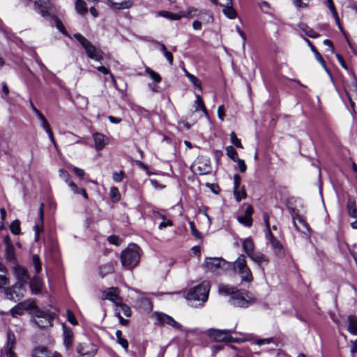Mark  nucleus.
<instances>
[{
	"label": "nucleus",
	"mask_w": 357,
	"mask_h": 357,
	"mask_svg": "<svg viewBox=\"0 0 357 357\" xmlns=\"http://www.w3.org/2000/svg\"><path fill=\"white\" fill-rule=\"evenodd\" d=\"M218 292L223 296H229V303L234 307H248L255 302V298L248 291L238 289L229 284H220Z\"/></svg>",
	"instance_id": "1"
},
{
	"label": "nucleus",
	"mask_w": 357,
	"mask_h": 357,
	"mask_svg": "<svg viewBox=\"0 0 357 357\" xmlns=\"http://www.w3.org/2000/svg\"><path fill=\"white\" fill-rule=\"evenodd\" d=\"M140 248L136 244H130L121 254V261L123 266L128 269L135 267L140 259Z\"/></svg>",
	"instance_id": "2"
},
{
	"label": "nucleus",
	"mask_w": 357,
	"mask_h": 357,
	"mask_svg": "<svg viewBox=\"0 0 357 357\" xmlns=\"http://www.w3.org/2000/svg\"><path fill=\"white\" fill-rule=\"evenodd\" d=\"M233 271L240 275L242 282L250 283L252 282V273L247 265L246 257L244 255H240L234 261Z\"/></svg>",
	"instance_id": "3"
},
{
	"label": "nucleus",
	"mask_w": 357,
	"mask_h": 357,
	"mask_svg": "<svg viewBox=\"0 0 357 357\" xmlns=\"http://www.w3.org/2000/svg\"><path fill=\"white\" fill-rule=\"evenodd\" d=\"M74 38L80 43L84 49L88 57L97 61H101L103 59V52L94 46L89 40L84 38L80 33H75Z\"/></svg>",
	"instance_id": "4"
},
{
	"label": "nucleus",
	"mask_w": 357,
	"mask_h": 357,
	"mask_svg": "<svg viewBox=\"0 0 357 357\" xmlns=\"http://www.w3.org/2000/svg\"><path fill=\"white\" fill-rule=\"evenodd\" d=\"M210 285L208 282L204 281L199 285L190 289L186 294V298L189 301H202L205 303L208 297Z\"/></svg>",
	"instance_id": "5"
},
{
	"label": "nucleus",
	"mask_w": 357,
	"mask_h": 357,
	"mask_svg": "<svg viewBox=\"0 0 357 357\" xmlns=\"http://www.w3.org/2000/svg\"><path fill=\"white\" fill-rule=\"evenodd\" d=\"M3 291L6 298L17 302L24 297V287L20 283H15L10 287H4Z\"/></svg>",
	"instance_id": "6"
},
{
	"label": "nucleus",
	"mask_w": 357,
	"mask_h": 357,
	"mask_svg": "<svg viewBox=\"0 0 357 357\" xmlns=\"http://www.w3.org/2000/svg\"><path fill=\"white\" fill-rule=\"evenodd\" d=\"M234 332V329L230 330H218L211 328L206 332L210 338L215 342H231V334Z\"/></svg>",
	"instance_id": "7"
},
{
	"label": "nucleus",
	"mask_w": 357,
	"mask_h": 357,
	"mask_svg": "<svg viewBox=\"0 0 357 357\" xmlns=\"http://www.w3.org/2000/svg\"><path fill=\"white\" fill-rule=\"evenodd\" d=\"M33 322L40 328L52 326V317L47 312L36 309L34 312Z\"/></svg>",
	"instance_id": "8"
},
{
	"label": "nucleus",
	"mask_w": 357,
	"mask_h": 357,
	"mask_svg": "<svg viewBox=\"0 0 357 357\" xmlns=\"http://www.w3.org/2000/svg\"><path fill=\"white\" fill-rule=\"evenodd\" d=\"M34 9L43 17H50L52 3L50 0H35Z\"/></svg>",
	"instance_id": "9"
},
{
	"label": "nucleus",
	"mask_w": 357,
	"mask_h": 357,
	"mask_svg": "<svg viewBox=\"0 0 357 357\" xmlns=\"http://www.w3.org/2000/svg\"><path fill=\"white\" fill-rule=\"evenodd\" d=\"M13 273L17 280L16 283H20L22 287L29 283L30 277L28 271L24 267L15 265L13 267Z\"/></svg>",
	"instance_id": "10"
},
{
	"label": "nucleus",
	"mask_w": 357,
	"mask_h": 357,
	"mask_svg": "<svg viewBox=\"0 0 357 357\" xmlns=\"http://www.w3.org/2000/svg\"><path fill=\"white\" fill-rule=\"evenodd\" d=\"M225 261L220 257H206L204 260V267L211 272L216 271L218 270L222 264H224Z\"/></svg>",
	"instance_id": "11"
},
{
	"label": "nucleus",
	"mask_w": 357,
	"mask_h": 357,
	"mask_svg": "<svg viewBox=\"0 0 357 357\" xmlns=\"http://www.w3.org/2000/svg\"><path fill=\"white\" fill-rule=\"evenodd\" d=\"M102 298L112 301L115 306L116 303H120L121 298L119 296V289L117 287H110L102 292Z\"/></svg>",
	"instance_id": "12"
},
{
	"label": "nucleus",
	"mask_w": 357,
	"mask_h": 357,
	"mask_svg": "<svg viewBox=\"0 0 357 357\" xmlns=\"http://www.w3.org/2000/svg\"><path fill=\"white\" fill-rule=\"evenodd\" d=\"M32 357H63V356L57 351L51 352L45 347H38L32 351Z\"/></svg>",
	"instance_id": "13"
},
{
	"label": "nucleus",
	"mask_w": 357,
	"mask_h": 357,
	"mask_svg": "<svg viewBox=\"0 0 357 357\" xmlns=\"http://www.w3.org/2000/svg\"><path fill=\"white\" fill-rule=\"evenodd\" d=\"M43 221H44V204H41L39 209V221L33 227L35 231V241H39L40 234L43 231Z\"/></svg>",
	"instance_id": "14"
},
{
	"label": "nucleus",
	"mask_w": 357,
	"mask_h": 357,
	"mask_svg": "<svg viewBox=\"0 0 357 357\" xmlns=\"http://www.w3.org/2000/svg\"><path fill=\"white\" fill-rule=\"evenodd\" d=\"M29 283L30 289L33 294H38L42 291L43 281L38 275L33 277V278L29 280Z\"/></svg>",
	"instance_id": "15"
},
{
	"label": "nucleus",
	"mask_w": 357,
	"mask_h": 357,
	"mask_svg": "<svg viewBox=\"0 0 357 357\" xmlns=\"http://www.w3.org/2000/svg\"><path fill=\"white\" fill-rule=\"evenodd\" d=\"M266 235L271 241V246L275 250V254L280 257L283 256L284 250L280 242L276 238H275L271 231H269V234Z\"/></svg>",
	"instance_id": "16"
},
{
	"label": "nucleus",
	"mask_w": 357,
	"mask_h": 357,
	"mask_svg": "<svg viewBox=\"0 0 357 357\" xmlns=\"http://www.w3.org/2000/svg\"><path fill=\"white\" fill-rule=\"evenodd\" d=\"M93 138L95 143V148L97 150H101L105 146L108 144V138L101 133H94Z\"/></svg>",
	"instance_id": "17"
},
{
	"label": "nucleus",
	"mask_w": 357,
	"mask_h": 357,
	"mask_svg": "<svg viewBox=\"0 0 357 357\" xmlns=\"http://www.w3.org/2000/svg\"><path fill=\"white\" fill-rule=\"evenodd\" d=\"M63 344L66 349L71 347L73 342V332L71 328L63 326Z\"/></svg>",
	"instance_id": "18"
},
{
	"label": "nucleus",
	"mask_w": 357,
	"mask_h": 357,
	"mask_svg": "<svg viewBox=\"0 0 357 357\" xmlns=\"http://www.w3.org/2000/svg\"><path fill=\"white\" fill-rule=\"evenodd\" d=\"M15 335L13 332L8 331L7 332V341L6 345L1 351V354H3V350H13L15 345Z\"/></svg>",
	"instance_id": "19"
},
{
	"label": "nucleus",
	"mask_w": 357,
	"mask_h": 357,
	"mask_svg": "<svg viewBox=\"0 0 357 357\" xmlns=\"http://www.w3.org/2000/svg\"><path fill=\"white\" fill-rule=\"evenodd\" d=\"M8 284L7 269L3 264L0 263V289H3Z\"/></svg>",
	"instance_id": "20"
},
{
	"label": "nucleus",
	"mask_w": 357,
	"mask_h": 357,
	"mask_svg": "<svg viewBox=\"0 0 357 357\" xmlns=\"http://www.w3.org/2000/svg\"><path fill=\"white\" fill-rule=\"evenodd\" d=\"M99 275L101 278H104L108 274L113 273L114 268L112 262H108L99 266Z\"/></svg>",
	"instance_id": "21"
},
{
	"label": "nucleus",
	"mask_w": 357,
	"mask_h": 357,
	"mask_svg": "<svg viewBox=\"0 0 357 357\" xmlns=\"http://www.w3.org/2000/svg\"><path fill=\"white\" fill-rule=\"evenodd\" d=\"M305 41L308 44V45L310 47V49L313 52L317 60L320 63V64L322 66V67L324 68V70L328 73H329V70L326 66L325 61H324L322 56L320 54V53L317 50L315 47L312 45V43L308 39H305Z\"/></svg>",
	"instance_id": "22"
},
{
	"label": "nucleus",
	"mask_w": 357,
	"mask_h": 357,
	"mask_svg": "<svg viewBox=\"0 0 357 357\" xmlns=\"http://www.w3.org/2000/svg\"><path fill=\"white\" fill-rule=\"evenodd\" d=\"M153 317H154L157 320L158 323L160 325H169V321L172 319V317H170L169 315L159 312H155L153 314Z\"/></svg>",
	"instance_id": "23"
},
{
	"label": "nucleus",
	"mask_w": 357,
	"mask_h": 357,
	"mask_svg": "<svg viewBox=\"0 0 357 357\" xmlns=\"http://www.w3.org/2000/svg\"><path fill=\"white\" fill-rule=\"evenodd\" d=\"M347 321L348 331L354 335H357V317L355 315H349L348 317Z\"/></svg>",
	"instance_id": "24"
},
{
	"label": "nucleus",
	"mask_w": 357,
	"mask_h": 357,
	"mask_svg": "<svg viewBox=\"0 0 357 357\" xmlns=\"http://www.w3.org/2000/svg\"><path fill=\"white\" fill-rule=\"evenodd\" d=\"M243 249L248 257L255 252V244L250 238H247L243 240Z\"/></svg>",
	"instance_id": "25"
},
{
	"label": "nucleus",
	"mask_w": 357,
	"mask_h": 357,
	"mask_svg": "<svg viewBox=\"0 0 357 357\" xmlns=\"http://www.w3.org/2000/svg\"><path fill=\"white\" fill-rule=\"evenodd\" d=\"M253 261L257 263L259 266L264 264H267L269 261L267 257L261 252H254L249 257Z\"/></svg>",
	"instance_id": "26"
},
{
	"label": "nucleus",
	"mask_w": 357,
	"mask_h": 357,
	"mask_svg": "<svg viewBox=\"0 0 357 357\" xmlns=\"http://www.w3.org/2000/svg\"><path fill=\"white\" fill-rule=\"evenodd\" d=\"M107 4L109 6L116 9H128L132 6L130 1H123L121 3H115L112 0H107Z\"/></svg>",
	"instance_id": "27"
},
{
	"label": "nucleus",
	"mask_w": 357,
	"mask_h": 357,
	"mask_svg": "<svg viewBox=\"0 0 357 357\" xmlns=\"http://www.w3.org/2000/svg\"><path fill=\"white\" fill-rule=\"evenodd\" d=\"M160 15L169 20H178L183 16H186L188 15L185 14L183 11L181 12L180 13H173L169 11H161L160 12Z\"/></svg>",
	"instance_id": "28"
},
{
	"label": "nucleus",
	"mask_w": 357,
	"mask_h": 357,
	"mask_svg": "<svg viewBox=\"0 0 357 357\" xmlns=\"http://www.w3.org/2000/svg\"><path fill=\"white\" fill-rule=\"evenodd\" d=\"M298 27L309 37L312 38H317L319 37V34L314 31L312 28L308 26L305 23H301L298 24Z\"/></svg>",
	"instance_id": "29"
},
{
	"label": "nucleus",
	"mask_w": 357,
	"mask_h": 357,
	"mask_svg": "<svg viewBox=\"0 0 357 357\" xmlns=\"http://www.w3.org/2000/svg\"><path fill=\"white\" fill-rule=\"evenodd\" d=\"M348 214L352 218L357 217V208L356 202L354 199L349 198L347 204Z\"/></svg>",
	"instance_id": "30"
},
{
	"label": "nucleus",
	"mask_w": 357,
	"mask_h": 357,
	"mask_svg": "<svg viewBox=\"0 0 357 357\" xmlns=\"http://www.w3.org/2000/svg\"><path fill=\"white\" fill-rule=\"evenodd\" d=\"M196 100L195 101V112L202 110L206 116L208 115L207 109L205 107L204 102L201 97L200 95L196 94L195 95Z\"/></svg>",
	"instance_id": "31"
},
{
	"label": "nucleus",
	"mask_w": 357,
	"mask_h": 357,
	"mask_svg": "<svg viewBox=\"0 0 357 357\" xmlns=\"http://www.w3.org/2000/svg\"><path fill=\"white\" fill-rule=\"evenodd\" d=\"M137 303L138 306L145 311H151L152 310V303L147 298H141L137 300Z\"/></svg>",
	"instance_id": "32"
},
{
	"label": "nucleus",
	"mask_w": 357,
	"mask_h": 357,
	"mask_svg": "<svg viewBox=\"0 0 357 357\" xmlns=\"http://www.w3.org/2000/svg\"><path fill=\"white\" fill-rule=\"evenodd\" d=\"M71 190L77 195H82L85 199L88 198V195L84 189L79 188L73 181L68 183Z\"/></svg>",
	"instance_id": "33"
},
{
	"label": "nucleus",
	"mask_w": 357,
	"mask_h": 357,
	"mask_svg": "<svg viewBox=\"0 0 357 357\" xmlns=\"http://www.w3.org/2000/svg\"><path fill=\"white\" fill-rule=\"evenodd\" d=\"M5 257L8 261H15V252L14 245H9L8 247L5 248Z\"/></svg>",
	"instance_id": "34"
},
{
	"label": "nucleus",
	"mask_w": 357,
	"mask_h": 357,
	"mask_svg": "<svg viewBox=\"0 0 357 357\" xmlns=\"http://www.w3.org/2000/svg\"><path fill=\"white\" fill-rule=\"evenodd\" d=\"M75 10L77 13L80 15H84L86 13L88 9L86 2L83 0H77L75 1Z\"/></svg>",
	"instance_id": "35"
},
{
	"label": "nucleus",
	"mask_w": 357,
	"mask_h": 357,
	"mask_svg": "<svg viewBox=\"0 0 357 357\" xmlns=\"http://www.w3.org/2000/svg\"><path fill=\"white\" fill-rule=\"evenodd\" d=\"M222 7V12L227 17L230 19H234L236 17L237 14L232 6V3L230 5L224 6Z\"/></svg>",
	"instance_id": "36"
},
{
	"label": "nucleus",
	"mask_w": 357,
	"mask_h": 357,
	"mask_svg": "<svg viewBox=\"0 0 357 357\" xmlns=\"http://www.w3.org/2000/svg\"><path fill=\"white\" fill-rule=\"evenodd\" d=\"M116 308H118L119 311H120L121 313L123 312L126 317H129L131 316V309L126 304L121 303V302L116 303Z\"/></svg>",
	"instance_id": "37"
},
{
	"label": "nucleus",
	"mask_w": 357,
	"mask_h": 357,
	"mask_svg": "<svg viewBox=\"0 0 357 357\" xmlns=\"http://www.w3.org/2000/svg\"><path fill=\"white\" fill-rule=\"evenodd\" d=\"M234 195L236 202H240L243 199H245L247 195L244 186L241 188H239L234 190Z\"/></svg>",
	"instance_id": "38"
},
{
	"label": "nucleus",
	"mask_w": 357,
	"mask_h": 357,
	"mask_svg": "<svg viewBox=\"0 0 357 357\" xmlns=\"http://www.w3.org/2000/svg\"><path fill=\"white\" fill-rule=\"evenodd\" d=\"M296 220L301 223L307 231H310V228L306 222L298 214H296L295 215H293V223L297 230H300V229L296 225Z\"/></svg>",
	"instance_id": "39"
},
{
	"label": "nucleus",
	"mask_w": 357,
	"mask_h": 357,
	"mask_svg": "<svg viewBox=\"0 0 357 357\" xmlns=\"http://www.w3.org/2000/svg\"><path fill=\"white\" fill-rule=\"evenodd\" d=\"M24 303H19L15 305L13 308L11 309L10 313L13 317H16L17 315H22L24 310Z\"/></svg>",
	"instance_id": "40"
},
{
	"label": "nucleus",
	"mask_w": 357,
	"mask_h": 357,
	"mask_svg": "<svg viewBox=\"0 0 357 357\" xmlns=\"http://www.w3.org/2000/svg\"><path fill=\"white\" fill-rule=\"evenodd\" d=\"M33 265L36 274H38L42 270V265L38 255H33L32 257Z\"/></svg>",
	"instance_id": "41"
},
{
	"label": "nucleus",
	"mask_w": 357,
	"mask_h": 357,
	"mask_svg": "<svg viewBox=\"0 0 357 357\" xmlns=\"http://www.w3.org/2000/svg\"><path fill=\"white\" fill-rule=\"evenodd\" d=\"M10 231L14 235H18L20 233V222L19 220H15L10 225Z\"/></svg>",
	"instance_id": "42"
},
{
	"label": "nucleus",
	"mask_w": 357,
	"mask_h": 357,
	"mask_svg": "<svg viewBox=\"0 0 357 357\" xmlns=\"http://www.w3.org/2000/svg\"><path fill=\"white\" fill-rule=\"evenodd\" d=\"M145 72H146V74H148V75L151 77V78L153 80H154L155 82L159 83V82H161V77H160V75L158 73H156V72L153 71V70L152 69H151L150 68L146 67V69H145Z\"/></svg>",
	"instance_id": "43"
},
{
	"label": "nucleus",
	"mask_w": 357,
	"mask_h": 357,
	"mask_svg": "<svg viewBox=\"0 0 357 357\" xmlns=\"http://www.w3.org/2000/svg\"><path fill=\"white\" fill-rule=\"evenodd\" d=\"M238 221L245 227H250L252 224V218H248L245 216H240L238 218Z\"/></svg>",
	"instance_id": "44"
},
{
	"label": "nucleus",
	"mask_w": 357,
	"mask_h": 357,
	"mask_svg": "<svg viewBox=\"0 0 357 357\" xmlns=\"http://www.w3.org/2000/svg\"><path fill=\"white\" fill-rule=\"evenodd\" d=\"M326 1H327V6H328V8L330 9V10L331 11L333 16L334 17V18L336 20L338 21L339 18H338L337 13L335 10L333 0H326Z\"/></svg>",
	"instance_id": "45"
},
{
	"label": "nucleus",
	"mask_w": 357,
	"mask_h": 357,
	"mask_svg": "<svg viewBox=\"0 0 357 357\" xmlns=\"http://www.w3.org/2000/svg\"><path fill=\"white\" fill-rule=\"evenodd\" d=\"M226 152H227V155L230 158H231L233 160H236V157L237 156V152L233 146H227L226 148Z\"/></svg>",
	"instance_id": "46"
},
{
	"label": "nucleus",
	"mask_w": 357,
	"mask_h": 357,
	"mask_svg": "<svg viewBox=\"0 0 357 357\" xmlns=\"http://www.w3.org/2000/svg\"><path fill=\"white\" fill-rule=\"evenodd\" d=\"M231 143L238 148H243L241 140L237 137L235 132H232L230 135Z\"/></svg>",
	"instance_id": "47"
},
{
	"label": "nucleus",
	"mask_w": 357,
	"mask_h": 357,
	"mask_svg": "<svg viewBox=\"0 0 357 357\" xmlns=\"http://www.w3.org/2000/svg\"><path fill=\"white\" fill-rule=\"evenodd\" d=\"M59 176L64 180V181L68 184L69 182H70L72 180L70 178V174L68 173L67 171L61 169L59 171Z\"/></svg>",
	"instance_id": "48"
},
{
	"label": "nucleus",
	"mask_w": 357,
	"mask_h": 357,
	"mask_svg": "<svg viewBox=\"0 0 357 357\" xmlns=\"http://www.w3.org/2000/svg\"><path fill=\"white\" fill-rule=\"evenodd\" d=\"M39 120L41 122V126L42 128L45 130H47L50 128V126L49 124V123L47 122V119H45V116L41 113L40 115H38L37 116Z\"/></svg>",
	"instance_id": "49"
},
{
	"label": "nucleus",
	"mask_w": 357,
	"mask_h": 357,
	"mask_svg": "<svg viewBox=\"0 0 357 357\" xmlns=\"http://www.w3.org/2000/svg\"><path fill=\"white\" fill-rule=\"evenodd\" d=\"M190 228L192 234L197 238H201L202 236L199 231L196 229L195 225L192 221L189 222Z\"/></svg>",
	"instance_id": "50"
},
{
	"label": "nucleus",
	"mask_w": 357,
	"mask_h": 357,
	"mask_svg": "<svg viewBox=\"0 0 357 357\" xmlns=\"http://www.w3.org/2000/svg\"><path fill=\"white\" fill-rule=\"evenodd\" d=\"M168 226H173V222L169 219H163L162 221L159 224L158 229L162 230Z\"/></svg>",
	"instance_id": "51"
},
{
	"label": "nucleus",
	"mask_w": 357,
	"mask_h": 357,
	"mask_svg": "<svg viewBox=\"0 0 357 357\" xmlns=\"http://www.w3.org/2000/svg\"><path fill=\"white\" fill-rule=\"evenodd\" d=\"M108 241L113 245H119L121 243V239L118 236L112 235L108 237Z\"/></svg>",
	"instance_id": "52"
},
{
	"label": "nucleus",
	"mask_w": 357,
	"mask_h": 357,
	"mask_svg": "<svg viewBox=\"0 0 357 357\" xmlns=\"http://www.w3.org/2000/svg\"><path fill=\"white\" fill-rule=\"evenodd\" d=\"M22 303H24V310L25 309H33L34 310L33 313L36 312V309H38L36 306L35 303L33 301H26L25 302H23Z\"/></svg>",
	"instance_id": "53"
},
{
	"label": "nucleus",
	"mask_w": 357,
	"mask_h": 357,
	"mask_svg": "<svg viewBox=\"0 0 357 357\" xmlns=\"http://www.w3.org/2000/svg\"><path fill=\"white\" fill-rule=\"evenodd\" d=\"M115 314L116 316L119 318V322L123 325V326H127L129 321L128 319H125L122 317L121 314V312L119 311V309L118 308H115Z\"/></svg>",
	"instance_id": "54"
},
{
	"label": "nucleus",
	"mask_w": 357,
	"mask_h": 357,
	"mask_svg": "<svg viewBox=\"0 0 357 357\" xmlns=\"http://www.w3.org/2000/svg\"><path fill=\"white\" fill-rule=\"evenodd\" d=\"M66 314H67L68 321L71 324L76 325L77 324V321L76 320V318H75L74 314L70 310H68Z\"/></svg>",
	"instance_id": "55"
},
{
	"label": "nucleus",
	"mask_w": 357,
	"mask_h": 357,
	"mask_svg": "<svg viewBox=\"0 0 357 357\" xmlns=\"http://www.w3.org/2000/svg\"><path fill=\"white\" fill-rule=\"evenodd\" d=\"M54 20H55V23H56V28L61 31L64 34H66V31H65V29H64V26L61 22V21L56 17L54 16Z\"/></svg>",
	"instance_id": "56"
},
{
	"label": "nucleus",
	"mask_w": 357,
	"mask_h": 357,
	"mask_svg": "<svg viewBox=\"0 0 357 357\" xmlns=\"http://www.w3.org/2000/svg\"><path fill=\"white\" fill-rule=\"evenodd\" d=\"M77 352L80 356H86L88 354V351L85 349V346L82 344H79L77 345L76 348Z\"/></svg>",
	"instance_id": "57"
},
{
	"label": "nucleus",
	"mask_w": 357,
	"mask_h": 357,
	"mask_svg": "<svg viewBox=\"0 0 357 357\" xmlns=\"http://www.w3.org/2000/svg\"><path fill=\"white\" fill-rule=\"evenodd\" d=\"M211 1L215 5H220V6H227L231 4L232 0H211Z\"/></svg>",
	"instance_id": "58"
},
{
	"label": "nucleus",
	"mask_w": 357,
	"mask_h": 357,
	"mask_svg": "<svg viewBox=\"0 0 357 357\" xmlns=\"http://www.w3.org/2000/svg\"><path fill=\"white\" fill-rule=\"evenodd\" d=\"M110 195H111V197L112 199H115L116 201L119 199V192L117 188L112 187L110 189Z\"/></svg>",
	"instance_id": "59"
},
{
	"label": "nucleus",
	"mask_w": 357,
	"mask_h": 357,
	"mask_svg": "<svg viewBox=\"0 0 357 357\" xmlns=\"http://www.w3.org/2000/svg\"><path fill=\"white\" fill-rule=\"evenodd\" d=\"M124 176V172L123 171H121L119 172H114L113 173V179L116 182H121Z\"/></svg>",
	"instance_id": "60"
},
{
	"label": "nucleus",
	"mask_w": 357,
	"mask_h": 357,
	"mask_svg": "<svg viewBox=\"0 0 357 357\" xmlns=\"http://www.w3.org/2000/svg\"><path fill=\"white\" fill-rule=\"evenodd\" d=\"M237 162H238V169H239L240 172L242 173L245 172L247 169V166L245 163V161L242 159L238 158L237 160Z\"/></svg>",
	"instance_id": "61"
},
{
	"label": "nucleus",
	"mask_w": 357,
	"mask_h": 357,
	"mask_svg": "<svg viewBox=\"0 0 357 357\" xmlns=\"http://www.w3.org/2000/svg\"><path fill=\"white\" fill-rule=\"evenodd\" d=\"M241 179V176L238 174H236L234 176V190L240 188Z\"/></svg>",
	"instance_id": "62"
},
{
	"label": "nucleus",
	"mask_w": 357,
	"mask_h": 357,
	"mask_svg": "<svg viewBox=\"0 0 357 357\" xmlns=\"http://www.w3.org/2000/svg\"><path fill=\"white\" fill-rule=\"evenodd\" d=\"M273 338H264V339H259L256 341V344L259 346L264 345V344H268L272 342Z\"/></svg>",
	"instance_id": "63"
},
{
	"label": "nucleus",
	"mask_w": 357,
	"mask_h": 357,
	"mask_svg": "<svg viewBox=\"0 0 357 357\" xmlns=\"http://www.w3.org/2000/svg\"><path fill=\"white\" fill-rule=\"evenodd\" d=\"M169 326L173 327L175 329H178V330H181V328H182V326L178 322L175 321L172 317L169 321Z\"/></svg>",
	"instance_id": "64"
}]
</instances>
